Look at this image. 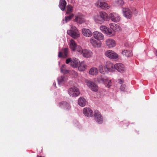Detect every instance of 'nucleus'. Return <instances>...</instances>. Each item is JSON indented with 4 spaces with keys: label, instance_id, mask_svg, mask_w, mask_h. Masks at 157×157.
<instances>
[{
    "label": "nucleus",
    "instance_id": "obj_31",
    "mask_svg": "<svg viewBox=\"0 0 157 157\" xmlns=\"http://www.w3.org/2000/svg\"><path fill=\"white\" fill-rule=\"evenodd\" d=\"M65 77L63 76H62L58 78V80L59 83L62 82L66 81Z\"/></svg>",
    "mask_w": 157,
    "mask_h": 157
},
{
    "label": "nucleus",
    "instance_id": "obj_7",
    "mask_svg": "<svg viewBox=\"0 0 157 157\" xmlns=\"http://www.w3.org/2000/svg\"><path fill=\"white\" fill-rule=\"evenodd\" d=\"M122 11L124 17L127 18L131 17L132 13L131 10L128 8H124L122 9Z\"/></svg>",
    "mask_w": 157,
    "mask_h": 157
},
{
    "label": "nucleus",
    "instance_id": "obj_23",
    "mask_svg": "<svg viewBox=\"0 0 157 157\" xmlns=\"http://www.w3.org/2000/svg\"><path fill=\"white\" fill-rule=\"evenodd\" d=\"M86 101L82 97L79 98L78 100V105L81 106H84L86 104Z\"/></svg>",
    "mask_w": 157,
    "mask_h": 157
},
{
    "label": "nucleus",
    "instance_id": "obj_18",
    "mask_svg": "<svg viewBox=\"0 0 157 157\" xmlns=\"http://www.w3.org/2000/svg\"><path fill=\"white\" fill-rule=\"evenodd\" d=\"M99 70L100 73L102 74L108 72V70L106 65L103 67L102 65H100L99 66Z\"/></svg>",
    "mask_w": 157,
    "mask_h": 157
},
{
    "label": "nucleus",
    "instance_id": "obj_36",
    "mask_svg": "<svg viewBox=\"0 0 157 157\" xmlns=\"http://www.w3.org/2000/svg\"><path fill=\"white\" fill-rule=\"evenodd\" d=\"M121 29L120 27L118 25H117L116 26L114 27L113 31H120Z\"/></svg>",
    "mask_w": 157,
    "mask_h": 157
},
{
    "label": "nucleus",
    "instance_id": "obj_21",
    "mask_svg": "<svg viewBox=\"0 0 157 157\" xmlns=\"http://www.w3.org/2000/svg\"><path fill=\"white\" fill-rule=\"evenodd\" d=\"M122 54L127 57H131L132 55L131 50H124L122 52Z\"/></svg>",
    "mask_w": 157,
    "mask_h": 157
},
{
    "label": "nucleus",
    "instance_id": "obj_46",
    "mask_svg": "<svg viewBox=\"0 0 157 157\" xmlns=\"http://www.w3.org/2000/svg\"><path fill=\"white\" fill-rule=\"evenodd\" d=\"M89 36H90L92 35V33H91V32L89 30Z\"/></svg>",
    "mask_w": 157,
    "mask_h": 157
},
{
    "label": "nucleus",
    "instance_id": "obj_27",
    "mask_svg": "<svg viewBox=\"0 0 157 157\" xmlns=\"http://www.w3.org/2000/svg\"><path fill=\"white\" fill-rule=\"evenodd\" d=\"M78 52H81L84 57L86 58L88 57V50H79Z\"/></svg>",
    "mask_w": 157,
    "mask_h": 157
},
{
    "label": "nucleus",
    "instance_id": "obj_11",
    "mask_svg": "<svg viewBox=\"0 0 157 157\" xmlns=\"http://www.w3.org/2000/svg\"><path fill=\"white\" fill-rule=\"evenodd\" d=\"M90 42L94 48H99L101 47V43L100 42H97L93 38H91L90 40Z\"/></svg>",
    "mask_w": 157,
    "mask_h": 157
},
{
    "label": "nucleus",
    "instance_id": "obj_25",
    "mask_svg": "<svg viewBox=\"0 0 157 157\" xmlns=\"http://www.w3.org/2000/svg\"><path fill=\"white\" fill-rule=\"evenodd\" d=\"M75 20L76 22L80 24H82L85 21L83 17L80 16L75 17Z\"/></svg>",
    "mask_w": 157,
    "mask_h": 157
},
{
    "label": "nucleus",
    "instance_id": "obj_45",
    "mask_svg": "<svg viewBox=\"0 0 157 157\" xmlns=\"http://www.w3.org/2000/svg\"><path fill=\"white\" fill-rule=\"evenodd\" d=\"M123 80H121L120 79L119 82V83L120 84H121L122 83H123Z\"/></svg>",
    "mask_w": 157,
    "mask_h": 157
},
{
    "label": "nucleus",
    "instance_id": "obj_15",
    "mask_svg": "<svg viewBox=\"0 0 157 157\" xmlns=\"http://www.w3.org/2000/svg\"><path fill=\"white\" fill-rule=\"evenodd\" d=\"M70 47L71 49H82L81 47L77 45L75 41L73 39L70 40L69 43Z\"/></svg>",
    "mask_w": 157,
    "mask_h": 157
},
{
    "label": "nucleus",
    "instance_id": "obj_16",
    "mask_svg": "<svg viewBox=\"0 0 157 157\" xmlns=\"http://www.w3.org/2000/svg\"><path fill=\"white\" fill-rule=\"evenodd\" d=\"M68 56V50H62L59 53L58 57L59 58H66Z\"/></svg>",
    "mask_w": 157,
    "mask_h": 157
},
{
    "label": "nucleus",
    "instance_id": "obj_41",
    "mask_svg": "<svg viewBox=\"0 0 157 157\" xmlns=\"http://www.w3.org/2000/svg\"><path fill=\"white\" fill-rule=\"evenodd\" d=\"M118 2L119 4L121 6H123L124 3V1L122 0H118Z\"/></svg>",
    "mask_w": 157,
    "mask_h": 157
},
{
    "label": "nucleus",
    "instance_id": "obj_17",
    "mask_svg": "<svg viewBox=\"0 0 157 157\" xmlns=\"http://www.w3.org/2000/svg\"><path fill=\"white\" fill-rule=\"evenodd\" d=\"M71 65L74 68L77 67L79 66L80 61L78 59L74 58L72 59Z\"/></svg>",
    "mask_w": 157,
    "mask_h": 157
},
{
    "label": "nucleus",
    "instance_id": "obj_1",
    "mask_svg": "<svg viewBox=\"0 0 157 157\" xmlns=\"http://www.w3.org/2000/svg\"><path fill=\"white\" fill-rule=\"evenodd\" d=\"M108 17L107 14L105 12L100 11L99 13L94 17L95 21L98 24H102Z\"/></svg>",
    "mask_w": 157,
    "mask_h": 157
},
{
    "label": "nucleus",
    "instance_id": "obj_22",
    "mask_svg": "<svg viewBox=\"0 0 157 157\" xmlns=\"http://www.w3.org/2000/svg\"><path fill=\"white\" fill-rule=\"evenodd\" d=\"M67 2L65 0H60L59 2V6L61 10L64 11L66 7Z\"/></svg>",
    "mask_w": 157,
    "mask_h": 157
},
{
    "label": "nucleus",
    "instance_id": "obj_35",
    "mask_svg": "<svg viewBox=\"0 0 157 157\" xmlns=\"http://www.w3.org/2000/svg\"><path fill=\"white\" fill-rule=\"evenodd\" d=\"M117 24H116L114 23H111L110 24V27L111 28V29L112 30V33H113V30L114 28V27L116 26Z\"/></svg>",
    "mask_w": 157,
    "mask_h": 157
},
{
    "label": "nucleus",
    "instance_id": "obj_14",
    "mask_svg": "<svg viewBox=\"0 0 157 157\" xmlns=\"http://www.w3.org/2000/svg\"><path fill=\"white\" fill-rule=\"evenodd\" d=\"M106 45L109 48H112L116 45L115 41L112 39H109L106 40Z\"/></svg>",
    "mask_w": 157,
    "mask_h": 157
},
{
    "label": "nucleus",
    "instance_id": "obj_20",
    "mask_svg": "<svg viewBox=\"0 0 157 157\" xmlns=\"http://www.w3.org/2000/svg\"><path fill=\"white\" fill-rule=\"evenodd\" d=\"M89 86L91 90L94 91L96 92L98 90V86L94 82H89Z\"/></svg>",
    "mask_w": 157,
    "mask_h": 157
},
{
    "label": "nucleus",
    "instance_id": "obj_8",
    "mask_svg": "<svg viewBox=\"0 0 157 157\" xmlns=\"http://www.w3.org/2000/svg\"><path fill=\"white\" fill-rule=\"evenodd\" d=\"M59 106L63 108L66 110H69L71 108L70 104L66 101H62L59 103Z\"/></svg>",
    "mask_w": 157,
    "mask_h": 157
},
{
    "label": "nucleus",
    "instance_id": "obj_48",
    "mask_svg": "<svg viewBox=\"0 0 157 157\" xmlns=\"http://www.w3.org/2000/svg\"><path fill=\"white\" fill-rule=\"evenodd\" d=\"M53 84H54V85H55V86H56V83H54Z\"/></svg>",
    "mask_w": 157,
    "mask_h": 157
},
{
    "label": "nucleus",
    "instance_id": "obj_50",
    "mask_svg": "<svg viewBox=\"0 0 157 157\" xmlns=\"http://www.w3.org/2000/svg\"><path fill=\"white\" fill-rule=\"evenodd\" d=\"M37 156L38 157L39 156L38 155H37Z\"/></svg>",
    "mask_w": 157,
    "mask_h": 157
},
{
    "label": "nucleus",
    "instance_id": "obj_29",
    "mask_svg": "<svg viewBox=\"0 0 157 157\" xmlns=\"http://www.w3.org/2000/svg\"><path fill=\"white\" fill-rule=\"evenodd\" d=\"M78 67V70L80 71H83L85 69V65L83 63H80L79 66Z\"/></svg>",
    "mask_w": 157,
    "mask_h": 157
},
{
    "label": "nucleus",
    "instance_id": "obj_38",
    "mask_svg": "<svg viewBox=\"0 0 157 157\" xmlns=\"http://www.w3.org/2000/svg\"><path fill=\"white\" fill-rule=\"evenodd\" d=\"M106 82H108V83L106 86L108 88L110 87L112 84L111 82V81L110 80H109L107 79V80H106Z\"/></svg>",
    "mask_w": 157,
    "mask_h": 157
},
{
    "label": "nucleus",
    "instance_id": "obj_28",
    "mask_svg": "<svg viewBox=\"0 0 157 157\" xmlns=\"http://www.w3.org/2000/svg\"><path fill=\"white\" fill-rule=\"evenodd\" d=\"M67 10L66 12L67 14H70L73 12V8L71 5H68L67 6Z\"/></svg>",
    "mask_w": 157,
    "mask_h": 157
},
{
    "label": "nucleus",
    "instance_id": "obj_19",
    "mask_svg": "<svg viewBox=\"0 0 157 157\" xmlns=\"http://www.w3.org/2000/svg\"><path fill=\"white\" fill-rule=\"evenodd\" d=\"M106 65V66L108 70V72H113L114 71L115 69L114 65L109 62H107Z\"/></svg>",
    "mask_w": 157,
    "mask_h": 157
},
{
    "label": "nucleus",
    "instance_id": "obj_30",
    "mask_svg": "<svg viewBox=\"0 0 157 157\" xmlns=\"http://www.w3.org/2000/svg\"><path fill=\"white\" fill-rule=\"evenodd\" d=\"M65 65H63L62 67H61V71L64 74H67L69 72V70H66L65 69Z\"/></svg>",
    "mask_w": 157,
    "mask_h": 157
},
{
    "label": "nucleus",
    "instance_id": "obj_4",
    "mask_svg": "<svg viewBox=\"0 0 157 157\" xmlns=\"http://www.w3.org/2000/svg\"><path fill=\"white\" fill-rule=\"evenodd\" d=\"M95 120L99 124H101L103 122V117L101 113L98 110H95L94 112Z\"/></svg>",
    "mask_w": 157,
    "mask_h": 157
},
{
    "label": "nucleus",
    "instance_id": "obj_2",
    "mask_svg": "<svg viewBox=\"0 0 157 157\" xmlns=\"http://www.w3.org/2000/svg\"><path fill=\"white\" fill-rule=\"evenodd\" d=\"M95 5L97 7L103 10H106L110 8V6L102 0H97L95 3Z\"/></svg>",
    "mask_w": 157,
    "mask_h": 157
},
{
    "label": "nucleus",
    "instance_id": "obj_49",
    "mask_svg": "<svg viewBox=\"0 0 157 157\" xmlns=\"http://www.w3.org/2000/svg\"><path fill=\"white\" fill-rule=\"evenodd\" d=\"M64 49H67L66 48H64Z\"/></svg>",
    "mask_w": 157,
    "mask_h": 157
},
{
    "label": "nucleus",
    "instance_id": "obj_13",
    "mask_svg": "<svg viewBox=\"0 0 157 157\" xmlns=\"http://www.w3.org/2000/svg\"><path fill=\"white\" fill-rule=\"evenodd\" d=\"M100 30L104 33L108 35H111L112 34V31L104 25H101L100 27Z\"/></svg>",
    "mask_w": 157,
    "mask_h": 157
},
{
    "label": "nucleus",
    "instance_id": "obj_6",
    "mask_svg": "<svg viewBox=\"0 0 157 157\" xmlns=\"http://www.w3.org/2000/svg\"><path fill=\"white\" fill-rule=\"evenodd\" d=\"M105 55L109 58L115 59L117 58L118 55L112 50L106 51L105 53Z\"/></svg>",
    "mask_w": 157,
    "mask_h": 157
},
{
    "label": "nucleus",
    "instance_id": "obj_10",
    "mask_svg": "<svg viewBox=\"0 0 157 157\" xmlns=\"http://www.w3.org/2000/svg\"><path fill=\"white\" fill-rule=\"evenodd\" d=\"M115 69L118 71L123 72L125 70V67L123 64L121 63H117L114 65Z\"/></svg>",
    "mask_w": 157,
    "mask_h": 157
},
{
    "label": "nucleus",
    "instance_id": "obj_12",
    "mask_svg": "<svg viewBox=\"0 0 157 157\" xmlns=\"http://www.w3.org/2000/svg\"><path fill=\"white\" fill-rule=\"evenodd\" d=\"M67 34L74 39H76L80 36V34L78 31H67Z\"/></svg>",
    "mask_w": 157,
    "mask_h": 157
},
{
    "label": "nucleus",
    "instance_id": "obj_26",
    "mask_svg": "<svg viewBox=\"0 0 157 157\" xmlns=\"http://www.w3.org/2000/svg\"><path fill=\"white\" fill-rule=\"evenodd\" d=\"M98 73V69L95 67L91 68L89 71V73L92 75H96Z\"/></svg>",
    "mask_w": 157,
    "mask_h": 157
},
{
    "label": "nucleus",
    "instance_id": "obj_37",
    "mask_svg": "<svg viewBox=\"0 0 157 157\" xmlns=\"http://www.w3.org/2000/svg\"><path fill=\"white\" fill-rule=\"evenodd\" d=\"M68 31H71V32L72 31H78L76 28L73 25L71 26V29H70L68 30Z\"/></svg>",
    "mask_w": 157,
    "mask_h": 157
},
{
    "label": "nucleus",
    "instance_id": "obj_24",
    "mask_svg": "<svg viewBox=\"0 0 157 157\" xmlns=\"http://www.w3.org/2000/svg\"><path fill=\"white\" fill-rule=\"evenodd\" d=\"M106 80H107V79L106 77L102 75L99 76L97 78V81L100 83H105L106 82Z\"/></svg>",
    "mask_w": 157,
    "mask_h": 157
},
{
    "label": "nucleus",
    "instance_id": "obj_42",
    "mask_svg": "<svg viewBox=\"0 0 157 157\" xmlns=\"http://www.w3.org/2000/svg\"><path fill=\"white\" fill-rule=\"evenodd\" d=\"M89 115L90 117H92L93 115V112L92 110L89 109Z\"/></svg>",
    "mask_w": 157,
    "mask_h": 157
},
{
    "label": "nucleus",
    "instance_id": "obj_3",
    "mask_svg": "<svg viewBox=\"0 0 157 157\" xmlns=\"http://www.w3.org/2000/svg\"><path fill=\"white\" fill-rule=\"evenodd\" d=\"M68 92L69 94L72 97H77L80 94L79 89L75 86L70 88L68 90Z\"/></svg>",
    "mask_w": 157,
    "mask_h": 157
},
{
    "label": "nucleus",
    "instance_id": "obj_5",
    "mask_svg": "<svg viewBox=\"0 0 157 157\" xmlns=\"http://www.w3.org/2000/svg\"><path fill=\"white\" fill-rule=\"evenodd\" d=\"M109 17L111 21L115 22L119 21L121 19L119 15L117 13L114 12L110 13Z\"/></svg>",
    "mask_w": 157,
    "mask_h": 157
},
{
    "label": "nucleus",
    "instance_id": "obj_47",
    "mask_svg": "<svg viewBox=\"0 0 157 157\" xmlns=\"http://www.w3.org/2000/svg\"><path fill=\"white\" fill-rule=\"evenodd\" d=\"M155 54L157 57V50L155 52Z\"/></svg>",
    "mask_w": 157,
    "mask_h": 157
},
{
    "label": "nucleus",
    "instance_id": "obj_9",
    "mask_svg": "<svg viewBox=\"0 0 157 157\" xmlns=\"http://www.w3.org/2000/svg\"><path fill=\"white\" fill-rule=\"evenodd\" d=\"M93 35L95 39L98 40H102L104 39L103 35L101 33L98 31L94 32Z\"/></svg>",
    "mask_w": 157,
    "mask_h": 157
},
{
    "label": "nucleus",
    "instance_id": "obj_44",
    "mask_svg": "<svg viewBox=\"0 0 157 157\" xmlns=\"http://www.w3.org/2000/svg\"><path fill=\"white\" fill-rule=\"evenodd\" d=\"M129 43H128V42H127L126 43H125V44H124V46H126V47H127V46H129Z\"/></svg>",
    "mask_w": 157,
    "mask_h": 157
},
{
    "label": "nucleus",
    "instance_id": "obj_32",
    "mask_svg": "<svg viewBox=\"0 0 157 157\" xmlns=\"http://www.w3.org/2000/svg\"><path fill=\"white\" fill-rule=\"evenodd\" d=\"M88 29H83L82 30V32L83 35L86 36H87L88 35Z\"/></svg>",
    "mask_w": 157,
    "mask_h": 157
},
{
    "label": "nucleus",
    "instance_id": "obj_33",
    "mask_svg": "<svg viewBox=\"0 0 157 157\" xmlns=\"http://www.w3.org/2000/svg\"><path fill=\"white\" fill-rule=\"evenodd\" d=\"M83 113L85 116L87 117L88 116V109L87 107H85L84 108Z\"/></svg>",
    "mask_w": 157,
    "mask_h": 157
},
{
    "label": "nucleus",
    "instance_id": "obj_34",
    "mask_svg": "<svg viewBox=\"0 0 157 157\" xmlns=\"http://www.w3.org/2000/svg\"><path fill=\"white\" fill-rule=\"evenodd\" d=\"M73 16V14H72L66 17H65V22L67 23V21H70Z\"/></svg>",
    "mask_w": 157,
    "mask_h": 157
},
{
    "label": "nucleus",
    "instance_id": "obj_40",
    "mask_svg": "<svg viewBox=\"0 0 157 157\" xmlns=\"http://www.w3.org/2000/svg\"><path fill=\"white\" fill-rule=\"evenodd\" d=\"M125 85H122L120 86V89L121 91H124L125 88Z\"/></svg>",
    "mask_w": 157,
    "mask_h": 157
},
{
    "label": "nucleus",
    "instance_id": "obj_43",
    "mask_svg": "<svg viewBox=\"0 0 157 157\" xmlns=\"http://www.w3.org/2000/svg\"><path fill=\"white\" fill-rule=\"evenodd\" d=\"M71 73L74 75V77L78 75L77 72L74 71H72Z\"/></svg>",
    "mask_w": 157,
    "mask_h": 157
},
{
    "label": "nucleus",
    "instance_id": "obj_39",
    "mask_svg": "<svg viewBox=\"0 0 157 157\" xmlns=\"http://www.w3.org/2000/svg\"><path fill=\"white\" fill-rule=\"evenodd\" d=\"M72 61V59L71 58H68L66 60V63L67 64H69L70 63H71Z\"/></svg>",
    "mask_w": 157,
    "mask_h": 157
}]
</instances>
